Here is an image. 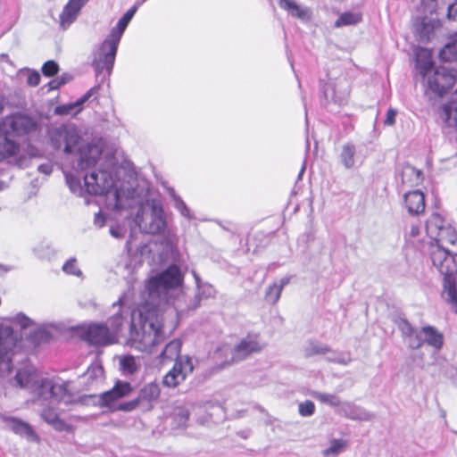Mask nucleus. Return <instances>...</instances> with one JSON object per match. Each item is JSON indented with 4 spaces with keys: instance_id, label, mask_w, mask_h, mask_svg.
Listing matches in <instances>:
<instances>
[{
    "instance_id": "a878e982",
    "label": "nucleus",
    "mask_w": 457,
    "mask_h": 457,
    "mask_svg": "<svg viewBox=\"0 0 457 457\" xmlns=\"http://www.w3.org/2000/svg\"><path fill=\"white\" fill-rule=\"evenodd\" d=\"M401 177L402 183L408 186H417L422 181V172L410 164L403 167Z\"/></svg>"
},
{
    "instance_id": "603ef678",
    "label": "nucleus",
    "mask_w": 457,
    "mask_h": 457,
    "mask_svg": "<svg viewBox=\"0 0 457 457\" xmlns=\"http://www.w3.org/2000/svg\"><path fill=\"white\" fill-rule=\"evenodd\" d=\"M40 82V76L37 72L31 73L28 78V84L36 87Z\"/></svg>"
},
{
    "instance_id": "09e8293b",
    "label": "nucleus",
    "mask_w": 457,
    "mask_h": 457,
    "mask_svg": "<svg viewBox=\"0 0 457 457\" xmlns=\"http://www.w3.org/2000/svg\"><path fill=\"white\" fill-rule=\"evenodd\" d=\"M103 372L102 367L96 364L88 368L86 375L90 378H97L103 376Z\"/></svg>"
},
{
    "instance_id": "3c124183",
    "label": "nucleus",
    "mask_w": 457,
    "mask_h": 457,
    "mask_svg": "<svg viewBox=\"0 0 457 457\" xmlns=\"http://www.w3.org/2000/svg\"><path fill=\"white\" fill-rule=\"evenodd\" d=\"M447 17L450 20L457 21V5L451 4L448 6Z\"/></svg>"
},
{
    "instance_id": "dca6fc26",
    "label": "nucleus",
    "mask_w": 457,
    "mask_h": 457,
    "mask_svg": "<svg viewBox=\"0 0 457 457\" xmlns=\"http://www.w3.org/2000/svg\"><path fill=\"white\" fill-rule=\"evenodd\" d=\"M160 387L155 382L145 385L138 395V397L133 401L123 403L119 408L120 411H130L136 409L140 402L151 403L157 400L160 396Z\"/></svg>"
},
{
    "instance_id": "4c0bfd02",
    "label": "nucleus",
    "mask_w": 457,
    "mask_h": 457,
    "mask_svg": "<svg viewBox=\"0 0 457 457\" xmlns=\"http://www.w3.org/2000/svg\"><path fill=\"white\" fill-rule=\"evenodd\" d=\"M13 353L0 354V377H7L12 370V355Z\"/></svg>"
},
{
    "instance_id": "2eb2a0df",
    "label": "nucleus",
    "mask_w": 457,
    "mask_h": 457,
    "mask_svg": "<svg viewBox=\"0 0 457 457\" xmlns=\"http://www.w3.org/2000/svg\"><path fill=\"white\" fill-rule=\"evenodd\" d=\"M183 275L177 265H170L165 270L149 278L146 286H181Z\"/></svg>"
},
{
    "instance_id": "f704fd0d",
    "label": "nucleus",
    "mask_w": 457,
    "mask_h": 457,
    "mask_svg": "<svg viewBox=\"0 0 457 457\" xmlns=\"http://www.w3.org/2000/svg\"><path fill=\"white\" fill-rule=\"evenodd\" d=\"M442 296L448 303L450 308L457 313V287H445Z\"/></svg>"
},
{
    "instance_id": "4468645a",
    "label": "nucleus",
    "mask_w": 457,
    "mask_h": 457,
    "mask_svg": "<svg viewBox=\"0 0 457 457\" xmlns=\"http://www.w3.org/2000/svg\"><path fill=\"white\" fill-rule=\"evenodd\" d=\"M131 391L132 387L129 382L118 381L111 390L102 394V403L112 410H120L119 407L123 403L117 404V402L129 395Z\"/></svg>"
},
{
    "instance_id": "1a4fd4ad",
    "label": "nucleus",
    "mask_w": 457,
    "mask_h": 457,
    "mask_svg": "<svg viewBox=\"0 0 457 457\" xmlns=\"http://www.w3.org/2000/svg\"><path fill=\"white\" fill-rule=\"evenodd\" d=\"M51 142L56 150L62 149L66 154L80 150V137L74 128L60 127L53 131Z\"/></svg>"
},
{
    "instance_id": "f3484780",
    "label": "nucleus",
    "mask_w": 457,
    "mask_h": 457,
    "mask_svg": "<svg viewBox=\"0 0 457 457\" xmlns=\"http://www.w3.org/2000/svg\"><path fill=\"white\" fill-rule=\"evenodd\" d=\"M404 204L411 214L419 215L425 211V195L420 190L408 192L404 195Z\"/></svg>"
},
{
    "instance_id": "a211bd4d",
    "label": "nucleus",
    "mask_w": 457,
    "mask_h": 457,
    "mask_svg": "<svg viewBox=\"0 0 457 457\" xmlns=\"http://www.w3.org/2000/svg\"><path fill=\"white\" fill-rule=\"evenodd\" d=\"M18 341L11 327L0 324V354L14 353Z\"/></svg>"
},
{
    "instance_id": "423d86ee",
    "label": "nucleus",
    "mask_w": 457,
    "mask_h": 457,
    "mask_svg": "<svg viewBox=\"0 0 457 457\" xmlns=\"http://www.w3.org/2000/svg\"><path fill=\"white\" fill-rule=\"evenodd\" d=\"M428 253L433 265L443 276V286H456L457 283V264L455 256L448 249L429 244Z\"/></svg>"
},
{
    "instance_id": "58836bf2",
    "label": "nucleus",
    "mask_w": 457,
    "mask_h": 457,
    "mask_svg": "<svg viewBox=\"0 0 457 457\" xmlns=\"http://www.w3.org/2000/svg\"><path fill=\"white\" fill-rule=\"evenodd\" d=\"M62 270L65 273L69 275H73L77 277L82 276V271L78 267L77 260L74 258H71L68 260L62 266Z\"/></svg>"
},
{
    "instance_id": "bb28decb",
    "label": "nucleus",
    "mask_w": 457,
    "mask_h": 457,
    "mask_svg": "<svg viewBox=\"0 0 457 457\" xmlns=\"http://www.w3.org/2000/svg\"><path fill=\"white\" fill-rule=\"evenodd\" d=\"M445 123L451 128L457 129V100H452L441 106Z\"/></svg>"
},
{
    "instance_id": "5701e85b",
    "label": "nucleus",
    "mask_w": 457,
    "mask_h": 457,
    "mask_svg": "<svg viewBox=\"0 0 457 457\" xmlns=\"http://www.w3.org/2000/svg\"><path fill=\"white\" fill-rule=\"evenodd\" d=\"M278 5L292 16L300 20H308L311 17V12L308 8L298 5L293 0H278Z\"/></svg>"
},
{
    "instance_id": "2f4dec72",
    "label": "nucleus",
    "mask_w": 457,
    "mask_h": 457,
    "mask_svg": "<svg viewBox=\"0 0 457 457\" xmlns=\"http://www.w3.org/2000/svg\"><path fill=\"white\" fill-rule=\"evenodd\" d=\"M312 395L316 400L331 407H338L340 409L343 404L340 397L337 395L314 392Z\"/></svg>"
},
{
    "instance_id": "412c9836",
    "label": "nucleus",
    "mask_w": 457,
    "mask_h": 457,
    "mask_svg": "<svg viewBox=\"0 0 457 457\" xmlns=\"http://www.w3.org/2000/svg\"><path fill=\"white\" fill-rule=\"evenodd\" d=\"M6 426L14 433L26 436L29 439L35 441L38 439L37 435L35 433L29 424L21 420L15 418H8L6 420Z\"/></svg>"
},
{
    "instance_id": "f257e3e1",
    "label": "nucleus",
    "mask_w": 457,
    "mask_h": 457,
    "mask_svg": "<svg viewBox=\"0 0 457 457\" xmlns=\"http://www.w3.org/2000/svg\"><path fill=\"white\" fill-rule=\"evenodd\" d=\"M203 287H146L147 300L132 313L127 344L141 352H151L177 325L179 312L195 309Z\"/></svg>"
},
{
    "instance_id": "6ab92c4d",
    "label": "nucleus",
    "mask_w": 457,
    "mask_h": 457,
    "mask_svg": "<svg viewBox=\"0 0 457 457\" xmlns=\"http://www.w3.org/2000/svg\"><path fill=\"white\" fill-rule=\"evenodd\" d=\"M82 4L76 0H69L60 14V25L63 29L69 27L76 20Z\"/></svg>"
},
{
    "instance_id": "c756f323",
    "label": "nucleus",
    "mask_w": 457,
    "mask_h": 457,
    "mask_svg": "<svg viewBox=\"0 0 457 457\" xmlns=\"http://www.w3.org/2000/svg\"><path fill=\"white\" fill-rule=\"evenodd\" d=\"M120 367L125 375H132L136 373L139 367V361L133 356H123L120 360Z\"/></svg>"
},
{
    "instance_id": "7ed1b4c3",
    "label": "nucleus",
    "mask_w": 457,
    "mask_h": 457,
    "mask_svg": "<svg viewBox=\"0 0 457 457\" xmlns=\"http://www.w3.org/2000/svg\"><path fill=\"white\" fill-rule=\"evenodd\" d=\"M137 9V6L129 9L112 29L108 37L102 43L99 49V58L94 62L98 72L105 70L108 73H111L122 34L135 15Z\"/></svg>"
},
{
    "instance_id": "72a5a7b5",
    "label": "nucleus",
    "mask_w": 457,
    "mask_h": 457,
    "mask_svg": "<svg viewBox=\"0 0 457 457\" xmlns=\"http://www.w3.org/2000/svg\"><path fill=\"white\" fill-rule=\"evenodd\" d=\"M355 148L353 145H345L342 148L340 159L345 168H352L354 164Z\"/></svg>"
},
{
    "instance_id": "37998d69",
    "label": "nucleus",
    "mask_w": 457,
    "mask_h": 457,
    "mask_svg": "<svg viewBox=\"0 0 457 457\" xmlns=\"http://www.w3.org/2000/svg\"><path fill=\"white\" fill-rule=\"evenodd\" d=\"M98 158L99 154L94 156H81L79 165L82 170L88 169L96 164Z\"/></svg>"
},
{
    "instance_id": "6e6552de",
    "label": "nucleus",
    "mask_w": 457,
    "mask_h": 457,
    "mask_svg": "<svg viewBox=\"0 0 457 457\" xmlns=\"http://www.w3.org/2000/svg\"><path fill=\"white\" fill-rule=\"evenodd\" d=\"M135 220L142 232L151 235L161 234L166 228L165 216L162 208L154 207L150 213L139 211Z\"/></svg>"
},
{
    "instance_id": "a19ab883",
    "label": "nucleus",
    "mask_w": 457,
    "mask_h": 457,
    "mask_svg": "<svg viewBox=\"0 0 457 457\" xmlns=\"http://www.w3.org/2000/svg\"><path fill=\"white\" fill-rule=\"evenodd\" d=\"M59 71V65L56 62L50 60L46 62L42 66V73L46 77H53Z\"/></svg>"
},
{
    "instance_id": "49530a36",
    "label": "nucleus",
    "mask_w": 457,
    "mask_h": 457,
    "mask_svg": "<svg viewBox=\"0 0 457 457\" xmlns=\"http://www.w3.org/2000/svg\"><path fill=\"white\" fill-rule=\"evenodd\" d=\"M399 329L402 331V334L404 337L411 333V331L414 329L411 324L404 319L399 318L398 320H395Z\"/></svg>"
},
{
    "instance_id": "c9c22d12",
    "label": "nucleus",
    "mask_w": 457,
    "mask_h": 457,
    "mask_svg": "<svg viewBox=\"0 0 457 457\" xmlns=\"http://www.w3.org/2000/svg\"><path fill=\"white\" fill-rule=\"evenodd\" d=\"M440 56L446 62L457 59V39L453 43L447 44L440 52Z\"/></svg>"
},
{
    "instance_id": "f03ea898",
    "label": "nucleus",
    "mask_w": 457,
    "mask_h": 457,
    "mask_svg": "<svg viewBox=\"0 0 457 457\" xmlns=\"http://www.w3.org/2000/svg\"><path fill=\"white\" fill-rule=\"evenodd\" d=\"M15 380L21 387L32 389L42 400L48 401L47 406L41 411V418L58 432H72V425L61 419V408L55 409V404L68 405L74 401V395L70 388L71 383L59 377L37 378L35 369L25 362L19 368Z\"/></svg>"
},
{
    "instance_id": "aec40b11",
    "label": "nucleus",
    "mask_w": 457,
    "mask_h": 457,
    "mask_svg": "<svg viewBox=\"0 0 457 457\" xmlns=\"http://www.w3.org/2000/svg\"><path fill=\"white\" fill-rule=\"evenodd\" d=\"M338 413L357 420H370L372 418L369 411L351 403H343L341 408L338 409Z\"/></svg>"
},
{
    "instance_id": "393cba45",
    "label": "nucleus",
    "mask_w": 457,
    "mask_h": 457,
    "mask_svg": "<svg viewBox=\"0 0 457 457\" xmlns=\"http://www.w3.org/2000/svg\"><path fill=\"white\" fill-rule=\"evenodd\" d=\"M315 353L327 354V359L329 361L337 362L339 364L346 365L351 361V357L348 353H335L323 345H315L313 347Z\"/></svg>"
},
{
    "instance_id": "ea45409f",
    "label": "nucleus",
    "mask_w": 457,
    "mask_h": 457,
    "mask_svg": "<svg viewBox=\"0 0 457 457\" xmlns=\"http://www.w3.org/2000/svg\"><path fill=\"white\" fill-rule=\"evenodd\" d=\"M9 320L15 325L20 326L21 329L29 328L33 325L32 320L23 313H18Z\"/></svg>"
},
{
    "instance_id": "7c9ffc66",
    "label": "nucleus",
    "mask_w": 457,
    "mask_h": 457,
    "mask_svg": "<svg viewBox=\"0 0 457 457\" xmlns=\"http://www.w3.org/2000/svg\"><path fill=\"white\" fill-rule=\"evenodd\" d=\"M181 349V343L179 340H172L169 344L166 345L164 350L162 351L161 357L164 361L166 359L172 360L176 359V361L179 358V353Z\"/></svg>"
},
{
    "instance_id": "ddd939ff",
    "label": "nucleus",
    "mask_w": 457,
    "mask_h": 457,
    "mask_svg": "<svg viewBox=\"0 0 457 457\" xmlns=\"http://www.w3.org/2000/svg\"><path fill=\"white\" fill-rule=\"evenodd\" d=\"M87 191L91 195H104L112 187L113 181L105 170L92 171L84 176Z\"/></svg>"
},
{
    "instance_id": "20e7f679",
    "label": "nucleus",
    "mask_w": 457,
    "mask_h": 457,
    "mask_svg": "<svg viewBox=\"0 0 457 457\" xmlns=\"http://www.w3.org/2000/svg\"><path fill=\"white\" fill-rule=\"evenodd\" d=\"M122 323V315L117 313L109 319L105 324L91 323L80 326L79 328V335L91 345H111L117 341Z\"/></svg>"
},
{
    "instance_id": "b1692460",
    "label": "nucleus",
    "mask_w": 457,
    "mask_h": 457,
    "mask_svg": "<svg viewBox=\"0 0 457 457\" xmlns=\"http://www.w3.org/2000/svg\"><path fill=\"white\" fill-rule=\"evenodd\" d=\"M19 150L20 145L16 142L0 134V162L16 155Z\"/></svg>"
},
{
    "instance_id": "8fccbe9b",
    "label": "nucleus",
    "mask_w": 457,
    "mask_h": 457,
    "mask_svg": "<svg viewBox=\"0 0 457 457\" xmlns=\"http://www.w3.org/2000/svg\"><path fill=\"white\" fill-rule=\"evenodd\" d=\"M397 112L393 109L389 108L386 112V116L384 120V124L386 126H392L395 123V117H396Z\"/></svg>"
},
{
    "instance_id": "de8ad7c7",
    "label": "nucleus",
    "mask_w": 457,
    "mask_h": 457,
    "mask_svg": "<svg viewBox=\"0 0 457 457\" xmlns=\"http://www.w3.org/2000/svg\"><path fill=\"white\" fill-rule=\"evenodd\" d=\"M176 415L179 419L178 426L179 428L185 427L189 416L187 410L185 408H178Z\"/></svg>"
},
{
    "instance_id": "4be33fe9",
    "label": "nucleus",
    "mask_w": 457,
    "mask_h": 457,
    "mask_svg": "<svg viewBox=\"0 0 457 457\" xmlns=\"http://www.w3.org/2000/svg\"><path fill=\"white\" fill-rule=\"evenodd\" d=\"M420 333L424 343L432 346L436 350H440L444 345V335L432 326H425L421 328Z\"/></svg>"
},
{
    "instance_id": "9d476101",
    "label": "nucleus",
    "mask_w": 457,
    "mask_h": 457,
    "mask_svg": "<svg viewBox=\"0 0 457 457\" xmlns=\"http://www.w3.org/2000/svg\"><path fill=\"white\" fill-rule=\"evenodd\" d=\"M6 134H12L14 136H22L37 129V123L30 117L23 114H13L5 117L2 122Z\"/></svg>"
},
{
    "instance_id": "e433bc0d",
    "label": "nucleus",
    "mask_w": 457,
    "mask_h": 457,
    "mask_svg": "<svg viewBox=\"0 0 457 457\" xmlns=\"http://www.w3.org/2000/svg\"><path fill=\"white\" fill-rule=\"evenodd\" d=\"M404 340L411 349H418L424 344L422 334L415 329L404 337Z\"/></svg>"
},
{
    "instance_id": "c85d7f7f",
    "label": "nucleus",
    "mask_w": 457,
    "mask_h": 457,
    "mask_svg": "<svg viewBox=\"0 0 457 457\" xmlns=\"http://www.w3.org/2000/svg\"><path fill=\"white\" fill-rule=\"evenodd\" d=\"M347 444L343 439H333L329 442V445L322 451L324 457H337L343 453Z\"/></svg>"
},
{
    "instance_id": "5fc2aeb1",
    "label": "nucleus",
    "mask_w": 457,
    "mask_h": 457,
    "mask_svg": "<svg viewBox=\"0 0 457 457\" xmlns=\"http://www.w3.org/2000/svg\"><path fill=\"white\" fill-rule=\"evenodd\" d=\"M409 234L411 237H417L420 234V227L415 224L411 225Z\"/></svg>"
},
{
    "instance_id": "39448f33",
    "label": "nucleus",
    "mask_w": 457,
    "mask_h": 457,
    "mask_svg": "<svg viewBox=\"0 0 457 457\" xmlns=\"http://www.w3.org/2000/svg\"><path fill=\"white\" fill-rule=\"evenodd\" d=\"M426 231L432 240L430 244L457 253V232L453 227L445 224L440 214L433 213L429 217L426 223Z\"/></svg>"
},
{
    "instance_id": "473e14b6",
    "label": "nucleus",
    "mask_w": 457,
    "mask_h": 457,
    "mask_svg": "<svg viewBox=\"0 0 457 457\" xmlns=\"http://www.w3.org/2000/svg\"><path fill=\"white\" fill-rule=\"evenodd\" d=\"M361 21V14L346 12L342 13L335 22L336 27L354 25Z\"/></svg>"
},
{
    "instance_id": "0eeeda50",
    "label": "nucleus",
    "mask_w": 457,
    "mask_h": 457,
    "mask_svg": "<svg viewBox=\"0 0 457 457\" xmlns=\"http://www.w3.org/2000/svg\"><path fill=\"white\" fill-rule=\"evenodd\" d=\"M265 345L260 334L249 333L233 349H230L228 345H223L218 350L217 354L229 353L230 357L226 356L224 361L225 363L229 364L243 361L251 354L262 352Z\"/></svg>"
},
{
    "instance_id": "9b49d317",
    "label": "nucleus",
    "mask_w": 457,
    "mask_h": 457,
    "mask_svg": "<svg viewBox=\"0 0 457 457\" xmlns=\"http://www.w3.org/2000/svg\"><path fill=\"white\" fill-rule=\"evenodd\" d=\"M194 366L188 356L179 357L172 369L164 376L162 383L167 387H176L193 372Z\"/></svg>"
},
{
    "instance_id": "79ce46f5",
    "label": "nucleus",
    "mask_w": 457,
    "mask_h": 457,
    "mask_svg": "<svg viewBox=\"0 0 457 457\" xmlns=\"http://www.w3.org/2000/svg\"><path fill=\"white\" fill-rule=\"evenodd\" d=\"M49 337L50 334L48 330L44 327L37 328V330H35V332L33 333V335H31V339L36 343L46 341L49 339Z\"/></svg>"
},
{
    "instance_id": "cd10ccee",
    "label": "nucleus",
    "mask_w": 457,
    "mask_h": 457,
    "mask_svg": "<svg viewBox=\"0 0 457 457\" xmlns=\"http://www.w3.org/2000/svg\"><path fill=\"white\" fill-rule=\"evenodd\" d=\"M99 89V87H93L87 90L81 97H79L75 103L70 104L60 105L56 108V113L61 115L71 114L73 109L77 106H81L86 103L95 93Z\"/></svg>"
},
{
    "instance_id": "c03bdc74",
    "label": "nucleus",
    "mask_w": 457,
    "mask_h": 457,
    "mask_svg": "<svg viewBox=\"0 0 457 457\" xmlns=\"http://www.w3.org/2000/svg\"><path fill=\"white\" fill-rule=\"evenodd\" d=\"M315 405L311 401H305L299 404V412L302 416L308 417L313 414Z\"/></svg>"
},
{
    "instance_id": "6e6d98bb",
    "label": "nucleus",
    "mask_w": 457,
    "mask_h": 457,
    "mask_svg": "<svg viewBox=\"0 0 457 457\" xmlns=\"http://www.w3.org/2000/svg\"><path fill=\"white\" fill-rule=\"evenodd\" d=\"M110 231H111V234H112L113 237H122V236H121V234H120V233L118 231V229H116V228H112L110 229Z\"/></svg>"
},
{
    "instance_id": "4d7b16f0",
    "label": "nucleus",
    "mask_w": 457,
    "mask_h": 457,
    "mask_svg": "<svg viewBox=\"0 0 457 457\" xmlns=\"http://www.w3.org/2000/svg\"><path fill=\"white\" fill-rule=\"evenodd\" d=\"M214 409H215V411H221V408H220V406H217V407H215Z\"/></svg>"
},
{
    "instance_id": "f8f14e48",
    "label": "nucleus",
    "mask_w": 457,
    "mask_h": 457,
    "mask_svg": "<svg viewBox=\"0 0 457 457\" xmlns=\"http://www.w3.org/2000/svg\"><path fill=\"white\" fill-rule=\"evenodd\" d=\"M456 82L454 72L447 68H437L428 77V87L436 95L442 96L450 91Z\"/></svg>"
},
{
    "instance_id": "864d4df0",
    "label": "nucleus",
    "mask_w": 457,
    "mask_h": 457,
    "mask_svg": "<svg viewBox=\"0 0 457 457\" xmlns=\"http://www.w3.org/2000/svg\"><path fill=\"white\" fill-rule=\"evenodd\" d=\"M432 66H433V62L431 60H428V62H426L423 66L421 67V73L423 76H426L428 71H430L432 69Z\"/></svg>"
},
{
    "instance_id": "a18cd8bd",
    "label": "nucleus",
    "mask_w": 457,
    "mask_h": 457,
    "mask_svg": "<svg viewBox=\"0 0 457 457\" xmlns=\"http://www.w3.org/2000/svg\"><path fill=\"white\" fill-rule=\"evenodd\" d=\"M282 287H268L265 293V298L269 303H276L281 295Z\"/></svg>"
}]
</instances>
